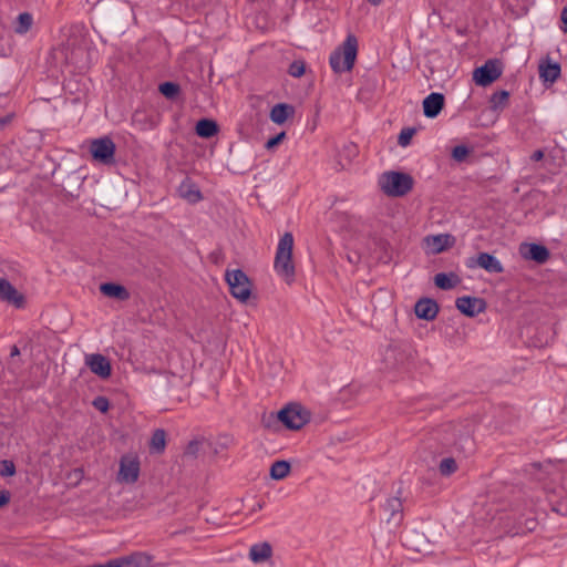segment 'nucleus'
Here are the masks:
<instances>
[{"label": "nucleus", "instance_id": "50", "mask_svg": "<svg viewBox=\"0 0 567 567\" xmlns=\"http://www.w3.org/2000/svg\"><path fill=\"white\" fill-rule=\"evenodd\" d=\"M137 117H138V113H135V114H134V121H135V122H136V121H138V120H137Z\"/></svg>", "mask_w": 567, "mask_h": 567}, {"label": "nucleus", "instance_id": "1", "mask_svg": "<svg viewBox=\"0 0 567 567\" xmlns=\"http://www.w3.org/2000/svg\"><path fill=\"white\" fill-rule=\"evenodd\" d=\"M86 52V42L75 37L69 38L68 41L53 49L50 54L51 63L56 69L65 65H75L83 61Z\"/></svg>", "mask_w": 567, "mask_h": 567}, {"label": "nucleus", "instance_id": "28", "mask_svg": "<svg viewBox=\"0 0 567 567\" xmlns=\"http://www.w3.org/2000/svg\"><path fill=\"white\" fill-rule=\"evenodd\" d=\"M291 466L287 461H276L270 466V477L276 481L286 478L290 473Z\"/></svg>", "mask_w": 567, "mask_h": 567}, {"label": "nucleus", "instance_id": "47", "mask_svg": "<svg viewBox=\"0 0 567 567\" xmlns=\"http://www.w3.org/2000/svg\"><path fill=\"white\" fill-rule=\"evenodd\" d=\"M11 357H16L20 354V351L17 346H13L10 352Z\"/></svg>", "mask_w": 567, "mask_h": 567}, {"label": "nucleus", "instance_id": "31", "mask_svg": "<svg viewBox=\"0 0 567 567\" xmlns=\"http://www.w3.org/2000/svg\"><path fill=\"white\" fill-rule=\"evenodd\" d=\"M150 446L153 451L162 452L165 447V432L163 430H156L151 439Z\"/></svg>", "mask_w": 567, "mask_h": 567}, {"label": "nucleus", "instance_id": "45", "mask_svg": "<svg viewBox=\"0 0 567 567\" xmlns=\"http://www.w3.org/2000/svg\"><path fill=\"white\" fill-rule=\"evenodd\" d=\"M543 157H544V152H543V151H540V150L535 151V152L533 153V155H532V159H533V161H536V162H537V161L543 159Z\"/></svg>", "mask_w": 567, "mask_h": 567}, {"label": "nucleus", "instance_id": "43", "mask_svg": "<svg viewBox=\"0 0 567 567\" xmlns=\"http://www.w3.org/2000/svg\"><path fill=\"white\" fill-rule=\"evenodd\" d=\"M560 20L563 22V31L567 33V7L563 9Z\"/></svg>", "mask_w": 567, "mask_h": 567}, {"label": "nucleus", "instance_id": "9", "mask_svg": "<svg viewBox=\"0 0 567 567\" xmlns=\"http://www.w3.org/2000/svg\"><path fill=\"white\" fill-rule=\"evenodd\" d=\"M502 75V64L498 60H488L473 72V81L480 86H487Z\"/></svg>", "mask_w": 567, "mask_h": 567}, {"label": "nucleus", "instance_id": "35", "mask_svg": "<svg viewBox=\"0 0 567 567\" xmlns=\"http://www.w3.org/2000/svg\"><path fill=\"white\" fill-rule=\"evenodd\" d=\"M414 133H415V131L413 128H404V130H402L400 135H399L398 143L402 147L408 146L410 144Z\"/></svg>", "mask_w": 567, "mask_h": 567}, {"label": "nucleus", "instance_id": "30", "mask_svg": "<svg viewBox=\"0 0 567 567\" xmlns=\"http://www.w3.org/2000/svg\"><path fill=\"white\" fill-rule=\"evenodd\" d=\"M32 22H33V19L30 13H27V12L21 13V14H19V17L17 19V24H16L14 31L19 34H24L30 30Z\"/></svg>", "mask_w": 567, "mask_h": 567}, {"label": "nucleus", "instance_id": "38", "mask_svg": "<svg viewBox=\"0 0 567 567\" xmlns=\"http://www.w3.org/2000/svg\"><path fill=\"white\" fill-rule=\"evenodd\" d=\"M468 155V150L466 146H463V145H458V146H455L452 151V156L455 161H463L465 159V157Z\"/></svg>", "mask_w": 567, "mask_h": 567}, {"label": "nucleus", "instance_id": "39", "mask_svg": "<svg viewBox=\"0 0 567 567\" xmlns=\"http://www.w3.org/2000/svg\"><path fill=\"white\" fill-rule=\"evenodd\" d=\"M286 137V133L281 132L277 134L276 136L269 138L265 145L267 150H274L276 146H278Z\"/></svg>", "mask_w": 567, "mask_h": 567}, {"label": "nucleus", "instance_id": "26", "mask_svg": "<svg viewBox=\"0 0 567 567\" xmlns=\"http://www.w3.org/2000/svg\"><path fill=\"white\" fill-rule=\"evenodd\" d=\"M178 193H179L181 197L185 198L186 200H188L190 203H195L200 199L199 189L197 188V186L195 184H193L189 181H184L181 184V186L178 188Z\"/></svg>", "mask_w": 567, "mask_h": 567}, {"label": "nucleus", "instance_id": "11", "mask_svg": "<svg viewBox=\"0 0 567 567\" xmlns=\"http://www.w3.org/2000/svg\"><path fill=\"white\" fill-rule=\"evenodd\" d=\"M518 251L524 259L533 260L538 264H544L549 258L548 249L543 245H538V244H534V243L520 244Z\"/></svg>", "mask_w": 567, "mask_h": 567}, {"label": "nucleus", "instance_id": "24", "mask_svg": "<svg viewBox=\"0 0 567 567\" xmlns=\"http://www.w3.org/2000/svg\"><path fill=\"white\" fill-rule=\"evenodd\" d=\"M100 290L104 296L110 298H115L118 300H125L128 298L127 290L123 286L117 284H102Z\"/></svg>", "mask_w": 567, "mask_h": 567}, {"label": "nucleus", "instance_id": "42", "mask_svg": "<svg viewBox=\"0 0 567 567\" xmlns=\"http://www.w3.org/2000/svg\"><path fill=\"white\" fill-rule=\"evenodd\" d=\"M198 447H199V443L194 441V442H190L186 449V454L188 455H196V453L198 452Z\"/></svg>", "mask_w": 567, "mask_h": 567}, {"label": "nucleus", "instance_id": "48", "mask_svg": "<svg viewBox=\"0 0 567 567\" xmlns=\"http://www.w3.org/2000/svg\"><path fill=\"white\" fill-rule=\"evenodd\" d=\"M367 1L373 6H379L383 0H367Z\"/></svg>", "mask_w": 567, "mask_h": 567}, {"label": "nucleus", "instance_id": "33", "mask_svg": "<svg viewBox=\"0 0 567 567\" xmlns=\"http://www.w3.org/2000/svg\"><path fill=\"white\" fill-rule=\"evenodd\" d=\"M402 508L401 501L396 497L389 498L384 504V509L386 512H390L391 517H395L398 514H400Z\"/></svg>", "mask_w": 567, "mask_h": 567}, {"label": "nucleus", "instance_id": "18", "mask_svg": "<svg viewBox=\"0 0 567 567\" xmlns=\"http://www.w3.org/2000/svg\"><path fill=\"white\" fill-rule=\"evenodd\" d=\"M295 114V107L287 103L276 104L269 114L270 120L278 125L284 124L288 118Z\"/></svg>", "mask_w": 567, "mask_h": 567}, {"label": "nucleus", "instance_id": "32", "mask_svg": "<svg viewBox=\"0 0 567 567\" xmlns=\"http://www.w3.org/2000/svg\"><path fill=\"white\" fill-rule=\"evenodd\" d=\"M158 90L165 97L174 99L179 92V86L173 82H164L159 85Z\"/></svg>", "mask_w": 567, "mask_h": 567}, {"label": "nucleus", "instance_id": "3", "mask_svg": "<svg viewBox=\"0 0 567 567\" xmlns=\"http://www.w3.org/2000/svg\"><path fill=\"white\" fill-rule=\"evenodd\" d=\"M358 53V41L354 35H348L346 41L330 55V65L336 73L352 70Z\"/></svg>", "mask_w": 567, "mask_h": 567}, {"label": "nucleus", "instance_id": "21", "mask_svg": "<svg viewBox=\"0 0 567 567\" xmlns=\"http://www.w3.org/2000/svg\"><path fill=\"white\" fill-rule=\"evenodd\" d=\"M476 264L488 272L501 274L504 270L501 261L487 252H481L477 256Z\"/></svg>", "mask_w": 567, "mask_h": 567}, {"label": "nucleus", "instance_id": "14", "mask_svg": "<svg viewBox=\"0 0 567 567\" xmlns=\"http://www.w3.org/2000/svg\"><path fill=\"white\" fill-rule=\"evenodd\" d=\"M454 244V238L447 234L427 236L424 238V247L427 254H440Z\"/></svg>", "mask_w": 567, "mask_h": 567}, {"label": "nucleus", "instance_id": "36", "mask_svg": "<svg viewBox=\"0 0 567 567\" xmlns=\"http://www.w3.org/2000/svg\"><path fill=\"white\" fill-rule=\"evenodd\" d=\"M289 74L293 78H300L305 74V63L302 61H295L289 66Z\"/></svg>", "mask_w": 567, "mask_h": 567}, {"label": "nucleus", "instance_id": "20", "mask_svg": "<svg viewBox=\"0 0 567 567\" xmlns=\"http://www.w3.org/2000/svg\"><path fill=\"white\" fill-rule=\"evenodd\" d=\"M560 75V65L550 60H546L539 64V76L545 82H555Z\"/></svg>", "mask_w": 567, "mask_h": 567}, {"label": "nucleus", "instance_id": "19", "mask_svg": "<svg viewBox=\"0 0 567 567\" xmlns=\"http://www.w3.org/2000/svg\"><path fill=\"white\" fill-rule=\"evenodd\" d=\"M272 548L268 543H258L250 547L249 558L255 564H262L270 559Z\"/></svg>", "mask_w": 567, "mask_h": 567}, {"label": "nucleus", "instance_id": "4", "mask_svg": "<svg viewBox=\"0 0 567 567\" xmlns=\"http://www.w3.org/2000/svg\"><path fill=\"white\" fill-rule=\"evenodd\" d=\"M379 185L388 195L402 196L412 188L413 179L404 173L389 172L380 177Z\"/></svg>", "mask_w": 567, "mask_h": 567}, {"label": "nucleus", "instance_id": "22", "mask_svg": "<svg viewBox=\"0 0 567 567\" xmlns=\"http://www.w3.org/2000/svg\"><path fill=\"white\" fill-rule=\"evenodd\" d=\"M406 354L395 347H390L384 353V362L388 368L395 369L404 364Z\"/></svg>", "mask_w": 567, "mask_h": 567}, {"label": "nucleus", "instance_id": "7", "mask_svg": "<svg viewBox=\"0 0 567 567\" xmlns=\"http://www.w3.org/2000/svg\"><path fill=\"white\" fill-rule=\"evenodd\" d=\"M154 557L145 551H135L131 555L99 564L97 567H153Z\"/></svg>", "mask_w": 567, "mask_h": 567}, {"label": "nucleus", "instance_id": "12", "mask_svg": "<svg viewBox=\"0 0 567 567\" xmlns=\"http://www.w3.org/2000/svg\"><path fill=\"white\" fill-rule=\"evenodd\" d=\"M455 306L467 317H475L486 309V302L477 297H460L456 299Z\"/></svg>", "mask_w": 567, "mask_h": 567}, {"label": "nucleus", "instance_id": "49", "mask_svg": "<svg viewBox=\"0 0 567 567\" xmlns=\"http://www.w3.org/2000/svg\"><path fill=\"white\" fill-rule=\"evenodd\" d=\"M261 508H262L261 503H258V504L254 507V511L261 509Z\"/></svg>", "mask_w": 567, "mask_h": 567}, {"label": "nucleus", "instance_id": "5", "mask_svg": "<svg viewBox=\"0 0 567 567\" xmlns=\"http://www.w3.org/2000/svg\"><path fill=\"white\" fill-rule=\"evenodd\" d=\"M225 279L234 298L240 302H246L250 298L251 282L243 270H226Z\"/></svg>", "mask_w": 567, "mask_h": 567}, {"label": "nucleus", "instance_id": "37", "mask_svg": "<svg viewBox=\"0 0 567 567\" xmlns=\"http://www.w3.org/2000/svg\"><path fill=\"white\" fill-rule=\"evenodd\" d=\"M2 476H12L16 473V466L13 462L4 460L1 462V471Z\"/></svg>", "mask_w": 567, "mask_h": 567}, {"label": "nucleus", "instance_id": "15", "mask_svg": "<svg viewBox=\"0 0 567 567\" xmlns=\"http://www.w3.org/2000/svg\"><path fill=\"white\" fill-rule=\"evenodd\" d=\"M0 299L20 308L24 297L6 279H0Z\"/></svg>", "mask_w": 567, "mask_h": 567}, {"label": "nucleus", "instance_id": "25", "mask_svg": "<svg viewBox=\"0 0 567 567\" xmlns=\"http://www.w3.org/2000/svg\"><path fill=\"white\" fill-rule=\"evenodd\" d=\"M338 154L341 157L339 164L341 167H346L358 155V146L352 142H346L338 150Z\"/></svg>", "mask_w": 567, "mask_h": 567}, {"label": "nucleus", "instance_id": "8", "mask_svg": "<svg viewBox=\"0 0 567 567\" xmlns=\"http://www.w3.org/2000/svg\"><path fill=\"white\" fill-rule=\"evenodd\" d=\"M140 476V461L136 455L126 454L120 460L117 481L122 484H133Z\"/></svg>", "mask_w": 567, "mask_h": 567}, {"label": "nucleus", "instance_id": "29", "mask_svg": "<svg viewBox=\"0 0 567 567\" xmlns=\"http://www.w3.org/2000/svg\"><path fill=\"white\" fill-rule=\"evenodd\" d=\"M509 93L507 91H498L491 97V107L494 111H502L508 103Z\"/></svg>", "mask_w": 567, "mask_h": 567}, {"label": "nucleus", "instance_id": "41", "mask_svg": "<svg viewBox=\"0 0 567 567\" xmlns=\"http://www.w3.org/2000/svg\"><path fill=\"white\" fill-rule=\"evenodd\" d=\"M83 478V471L81 468H75L70 473V480L74 484H78Z\"/></svg>", "mask_w": 567, "mask_h": 567}, {"label": "nucleus", "instance_id": "27", "mask_svg": "<svg viewBox=\"0 0 567 567\" xmlns=\"http://www.w3.org/2000/svg\"><path fill=\"white\" fill-rule=\"evenodd\" d=\"M460 282L458 277L455 274L440 272L434 277V284L436 287L443 290L453 289Z\"/></svg>", "mask_w": 567, "mask_h": 567}, {"label": "nucleus", "instance_id": "10", "mask_svg": "<svg viewBox=\"0 0 567 567\" xmlns=\"http://www.w3.org/2000/svg\"><path fill=\"white\" fill-rule=\"evenodd\" d=\"M90 152L95 161L111 164L114 161L115 144L109 137L97 138L91 142Z\"/></svg>", "mask_w": 567, "mask_h": 567}, {"label": "nucleus", "instance_id": "13", "mask_svg": "<svg viewBox=\"0 0 567 567\" xmlns=\"http://www.w3.org/2000/svg\"><path fill=\"white\" fill-rule=\"evenodd\" d=\"M85 364L100 378L106 379L111 375L112 368L110 361L102 354L93 353L85 357Z\"/></svg>", "mask_w": 567, "mask_h": 567}, {"label": "nucleus", "instance_id": "34", "mask_svg": "<svg viewBox=\"0 0 567 567\" xmlns=\"http://www.w3.org/2000/svg\"><path fill=\"white\" fill-rule=\"evenodd\" d=\"M457 468L456 462L453 458H444L440 463V472L443 475H450Z\"/></svg>", "mask_w": 567, "mask_h": 567}, {"label": "nucleus", "instance_id": "2", "mask_svg": "<svg viewBox=\"0 0 567 567\" xmlns=\"http://www.w3.org/2000/svg\"><path fill=\"white\" fill-rule=\"evenodd\" d=\"M293 237L290 233L284 234L276 251L274 268L277 275L290 285L295 279V265L292 261Z\"/></svg>", "mask_w": 567, "mask_h": 567}, {"label": "nucleus", "instance_id": "23", "mask_svg": "<svg viewBox=\"0 0 567 567\" xmlns=\"http://www.w3.org/2000/svg\"><path fill=\"white\" fill-rule=\"evenodd\" d=\"M195 132L199 137L210 138L218 133V125L213 120L203 118L197 122Z\"/></svg>", "mask_w": 567, "mask_h": 567}, {"label": "nucleus", "instance_id": "46", "mask_svg": "<svg viewBox=\"0 0 567 567\" xmlns=\"http://www.w3.org/2000/svg\"><path fill=\"white\" fill-rule=\"evenodd\" d=\"M348 260L351 262V264H357L359 261V256L357 254L354 255H348L347 256Z\"/></svg>", "mask_w": 567, "mask_h": 567}, {"label": "nucleus", "instance_id": "40", "mask_svg": "<svg viewBox=\"0 0 567 567\" xmlns=\"http://www.w3.org/2000/svg\"><path fill=\"white\" fill-rule=\"evenodd\" d=\"M93 406H94L96 410H99V411H101V412L105 413V412H107V410H109V408H110V404H109L107 399H105L104 396H97V398H95V399L93 400Z\"/></svg>", "mask_w": 567, "mask_h": 567}, {"label": "nucleus", "instance_id": "44", "mask_svg": "<svg viewBox=\"0 0 567 567\" xmlns=\"http://www.w3.org/2000/svg\"><path fill=\"white\" fill-rule=\"evenodd\" d=\"M9 503V494L7 492H0V507Z\"/></svg>", "mask_w": 567, "mask_h": 567}, {"label": "nucleus", "instance_id": "16", "mask_svg": "<svg viewBox=\"0 0 567 567\" xmlns=\"http://www.w3.org/2000/svg\"><path fill=\"white\" fill-rule=\"evenodd\" d=\"M444 106V96L441 93H431L423 100V112L426 117H436Z\"/></svg>", "mask_w": 567, "mask_h": 567}, {"label": "nucleus", "instance_id": "17", "mask_svg": "<svg viewBox=\"0 0 567 567\" xmlns=\"http://www.w3.org/2000/svg\"><path fill=\"white\" fill-rule=\"evenodd\" d=\"M414 311L420 319L433 320L439 312V307L437 303L431 299H421L416 302Z\"/></svg>", "mask_w": 567, "mask_h": 567}, {"label": "nucleus", "instance_id": "6", "mask_svg": "<svg viewBox=\"0 0 567 567\" xmlns=\"http://www.w3.org/2000/svg\"><path fill=\"white\" fill-rule=\"evenodd\" d=\"M278 419L289 430H299L310 420V412L298 403L288 404L278 412Z\"/></svg>", "mask_w": 567, "mask_h": 567}]
</instances>
